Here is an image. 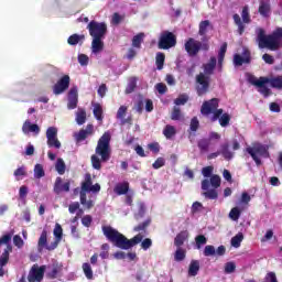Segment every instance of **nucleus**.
<instances>
[{
	"label": "nucleus",
	"mask_w": 282,
	"mask_h": 282,
	"mask_svg": "<svg viewBox=\"0 0 282 282\" xmlns=\"http://www.w3.org/2000/svg\"><path fill=\"white\" fill-rule=\"evenodd\" d=\"M216 254L215 246L207 245L204 249V257H214Z\"/></svg>",
	"instance_id": "55"
},
{
	"label": "nucleus",
	"mask_w": 282,
	"mask_h": 282,
	"mask_svg": "<svg viewBox=\"0 0 282 282\" xmlns=\"http://www.w3.org/2000/svg\"><path fill=\"white\" fill-rule=\"evenodd\" d=\"M199 272V261L198 260H192L188 268V275L189 276H197Z\"/></svg>",
	"instance_id": "30"
},
{
	"label": "nucleus",
	"mask_w": 282,
	"mask_h": 282,
	"mask_svg": "<svg viewBox=\"0 0 282 282\" xmlns=\"http://www.w3.org/2000/svg\"><path fill=\"white\" fill-rule=\"evenodd\" d=\"M67 43L68 45H78V43L83 45L85 43V35L74 33L67 39Z\"/></svg>",
	"instance_id": "25"
},
{
	"label": "nucleus",
	"mask_w": 282,
	"mask_h": 282,
	"mask_svg": "<svg viewBox=\"0 0 282 282\" xmlns=\"http://www.w3.org/2000/svg\"><path fill=\"white\" fill-rule=\"evenodd\" d=\"M257 33V43L260 50H270L271 52H276L281 47L282 39V28H276L271 34L265 35V30L258 28Z\"/></svg>",
	"instance_id": "4"
},
{
	"label": "nucleus",
	"mask_w": 282,
	"mask_h": 282,
	"mask_svg": "<svg viewBox=\"0 0 282 282\" xmlns=\"http://www.w3.org/2000/svg\"><path fill=\"white\" fill-rule=\"evenodd\" d=\"M209 183L213 188H219V186H221V177L217 174H214L210 176Z\"/></svg>",
	"instance_id": "45"
},
{
	"label": "nucleus",
	"mask_w": 282,
	"mask_h": 282,
	"mask_svg": "<svg viewBox=\"0 0 282 282\" xmlns=\"http://www.w3.org/2000/svg\"><path fill=\"white\" fill-rule=\"evenodd\" d=\"M204 197L207 199H217L219 197V193H217V189H207L206 192L203 193Z\"/></svg>",
	"instance_id": "48"
},
{
	"label": "nucleus",
	"mask_w": 282,
	"mask_h": 282,
	"mask_svg": "<svg viewBox=\"0 0 282 282\" xmlns=\"http://www.w3.org/2000/svg\"><path fill=\"white\" fill-rule=\"evenodd\" d=\"M188 102V96L187 95H180L178 98L174 100V104L180 106V105H185Z\"/></svg>",
	"instance_id": "61"
},
{
	"label": "nucleus",
	"mask_w": 282,
	"mask_h": 282,
	"mask_svg": "<svg viewBox=\"0 0 282 282\" xmlns=\"http://www.w3.org/2000/svg\"><path fill=\"white\" fill-rule=\"evenodd\" d=\"M210 26V21L204 20L199 23L198 34L199 36H206V32H208V28Z\"/></svg>",
	"instance_id": "42"
},
{
	"label": "nucleus",
	"mask_w": 282,
	"mask_h": 282,
	"mask_svg": "<svg viewBox=\"0 0 282 282\" xmlns=\"http://www.w3.org/2000/svg\"><path fill=\"white\" fill-rule=\"evenodd\" d=\"M243 63H250V57H242L239 54L234 56V65H236V67H241Z\"/></svg>",
	"instance_id": "38"
},
{
	"label": "nucleus",
	"mask_w": 282,
	"mask_h": 282,
	"mask_svg": "<svg viewBox=\"0 0 282 282\" xmlns=\"http://www.w3.org/2000/svg\"><path fill=\"white\" fill-rule=\"evenodd\" d=\"M165 164H166V161L164 160V158L160 156L154 161V163L152 164V167L158 170V169H162V166H164Z\"/></svg>",
	"instance_id": "59"
},
{
	"label": "nucleus",
	"mask_w": 282,
	"mask_h": 282,
	"mask_svg": "<svg viewBox=\"0 0 282 282\" xmlns=\"http://www.w3.org/2000/svg\"><path fill=\"white\" fill-rule=\"evenodd\" d=\"M187 239H188V231L186 230L181 231L174 238V246L176 248H182Z\"/></svg>",
	"instance_id": "23"
},
{
	"label": "nucleus",
	"mask_w": 282,
	"mask_h": 282,
	"mask_svg": "<svg viewBox=\"0 0 282 282\" xmlns=\"http://www.w3.org/2000/svg\"><path fill=\"white\" fill-rule=\"evenodd\" d=\"M175 133H177V131L173 126L167 124L163 130V135L166 138V140H171V138H173Z\"/></svg>",
	"instance_id": "39"
},
{
	"label": "nucleus",
	"mask_w": 282,
	"mask_h": 282,
	"mask_svg": "<svg viewBox=\"0 0 282 282\" xmlns=\"http://www.w3.org/2000/svg\"><path fill=\"white\" fill-rule=\"evenodd\" d=\"M229 217L230 219H232V221H238L239 217H241V210L239 209V207L231 208Z\"/></svg>",
	"instance_id": "47"
},
{
	"label": "nucleus",
	"mask_w": 282,
	"mask_h": 282,
	"mask_svg": "<svg viewBox=\"0 0 282 282\" xmlns=\"http://www.w3.org/2000/svg\"><path fill=\"white\" fill-rule=\"evenodd\" d=\"M177 45V36L171 31H163L159 37L158 48L159 50H171Z\"/></svg>",
	"instance_id": "8"
},
{
	"label": "nucleus",
	"mask_w": 282,
	"mask_h": 282,
	"mask_svg": "<svg viewBox=\"0 0 282 282\" xmlns=\"http://www.w3.org/2000/svg\"><path fill=\"white\" fill-rule=\"evenodd\" d=\"M226 52H228V43H223L218 52V67L221 69L224 67V59L226 58Z\"/></svg>",
	"instance_id": "26"
},
{
	"label": "nucleus",
	"mask_w": 282,
	"mask_h": 282,
	"mask_svg": "<svg viewBox=\"0 0 282 282\" xmlns=\"http://www.w3.org/2000/svg\"><path fill=\"white\" fill-rule=\"evenodd\" d=\"M265 80H268V77H251L249 78V83L251 85H254V87H258V91L259 94H261L262 96H264V98H268V96H270L272 94V90L270 88H268V86L265 85H270V83H264ZM260 83H263L262 85Z\"/></svg>",
	"instance_id": "11"
},
{
	"label": "nucleus",
	"mask_w": 282,
	"mask_h": 282,
	"mask_svg": "<svg viewBox=\"0 0 282 282\" xmlns=\"http://www.w3.org/2000/svg\"><path fill=\"white\" fill-rule=\"evenodd\" d=\"M76 107H78V89L70 88V90L68 91L67 108L68 109H76Z\"/></svg>",
	"instance_id": "18"
},
{
	"label": "nucleus",
	"mask_w": 282,
	"mask_h": 282,
	"mask_svg": "<svg viewBox=\"0 0 282 282\" xmlns=\"http://www.w3.org/2000/svg\"><path fill=\"white\" fill-rule=\"evenodd\" d=\"M101 229L106 239H108L110 243H113L116 248H120V250H131V248L138 246V243H141L142 250H149V248L153 246V240H151V238L144 239V235L142 234H138L133 238L128 239L111 226H104Z\"/></svg>",
	"instance_id": "1"
},
{
	"label": "nucleus",
	"mask_w": 282,
	"mask_h": 282,
	"mask_svg": "<svg viewBox=\"0 0 282 282\" xmlns=\"http://www.w3.org/2000/svg\"><path fill=\"white\" fill-rule=\"evenodd\" d=\"M46 249L50 248V245H47V230H43L40 238H39V241H37V250L39 252H42L43 249Z\"/></svg>",
	"instance_id": "24"
},
{
	"label": "nucleus",
	"mask_w": 282,
	"mask_h": 282,
	"mask_svg": "<svg viewBox=\"0 0 282 282\" xmlns=\"http://www.w3.org/2000/svg\"><path fill=\"white\" fill-rule=\"evenodd\" d=\"M202 116H213L210 117V122H219L220 127H228L230 124V115L228 112L224 113V109L219 108V100L217 98H212L210 100L204 101L200 107Z\"/></svg>",
	"instance_id": "3"
},
{
	"label": "nucleus",
	"mask_w": 282,
	"mask_h": 282,
	"mask_svg": "<svg viewBox=\"0 0 282 282\" xmlns=\"http://www.w3.org/2000/svg\"><path fill=\"white\" fill-rule=\"evenodd\" d=\"M127 111H128L127 106H120L116 116L117 120H122L124 116H127Z\"/></svg>",
	"instance_id": "56"
},
{
	"label": "nucleus",
	"mask_w": 282,
	"mask_h": 282,
	"mask_svg": "<svg viewBox=\"0 0 282 282\" xmlns=\"http://www.w3.org/2000/svg\"><path fill=\"white\" fill-rule=\"evenodd\" d=\"M258 12L263 19H270L272 14V4L270 0H259Z\"/></svg>",
	"instance_id": "16"
},
{
	"label": "nucleus",
	"mask_w": 282,
	"mask_h": 282,
	"mask_svg": "<svg viewBox=\"0 0 282 282\" xmlns=\"http://www.w3.org/2000/svg\"><path fill=\"white\" fill-rule=\"evenodd\" d=\"M34 177H36V180H41V177H45V170H43V165L35 164V166H34Z\"/></svg>",
	"instance_id": "44"
},
{
	"label": "nucleus",
	"mask_w": 282,
	"mask_h": 282,
	"mask_svg": "<svg viewBox=\"0 0 282 282\" xmlns=\"http://www.w3.org/2000/svg\"><path fill=\"white\" fill-rule=\"evenodd\" d=\"M91 221H94V218H91V215H86L82 218V224L85 226V228H89L91 226Z\"/></svg>",
	"instance_id": "63"
},
{
	"label": "nucleus",
	"mask_w": 282,
	"mask_h": 282,
	"mask_svg": "<svg viewBox=\"0 0 282 282\" xmlns=\"http://www.w3.org/2000/svg\"><path fill=\"white\" fill-rule=\"evenodd\" d=\"M219 153L228 162L235 158V152L230 151V144L228 142L220 144Z\"/></svg>",
	"instance_id": "21"
},
{
	"label": "nucleus",
	"mask_w": 282,
	"mask_h": 282,
	"mask_svg": "<svg viewBox=\"0 0 282 282\" xmlns=\"http://www.w3.org/2000/svg\"><path fill=\"white\" fill-rule=\"evenodd\" d=\"M151 226V218L145 219L143 223L133 227L134 232H141V235H147V228Z\"/></svg>",
	"instance_id": "27"
},
{
	"label": "nucleus",
	"mask_w": 282,
	"mask_h": 282,
	"mask_svg": "<svg viewBox=\"0 0 282 282\" xmlns=\"http://www.w3.org/2000/svg\"><path fill=\"white\" fill-rule=\"evenodd\" d=\"M69 186H72V183L69 181L63 183V178L61 176H57L54 183L53 191L55 195H61V193H69Z\"/></svg>",
	"instance_id": "15"
},
{
	"label": "nucleus",
	"mask_w": 282,
	"mask_h": 282,
	"mask_svg": "<svg viewBox=\"0 0 282 282\" xmlns=\"http://www.w3.org/2000/svg\"><path fill=\"white\" fill-rule=\"evenodd\" d=\"M171 120H182V110L174 107L171 113Z\"/></svg>",
	"instance_id": "54"
},
{
	"label": "nucleus",
	"mask_w": 282,
	"mask_h": 282,
	"mask_svg": "<svg viewBox=\"0 0 282 282\" xmlns=\"http://www.w3.org/2000/svg\"><path fill=\"white\" fill-rule=\"evenodd\" d=\"M11 241H12V234H7L0 238V246H7V248L4 249V251L0 257L1 268H4V265H8V262L10 261V252H12V246L10 245Z\"/></svg>",
	"instance_id": "10"
},
{
	"label": "nucleus",
	"mask_w": 282,
	"mask_h": 282,
	"mask_svg": "<svg viewBox=\"0 0 282 282\" xmlns=\"http://www.w3.org/2000/svg\"><path fill=\"white\" fill-rule=\"evenodd\" d=\"M195 243L196 249L202 250V246H206V243H208V239L204 235H198L195 237Z\"/></svg>",
	"instance_id": "41"
},
{
	"label": "nucleus",
	"mask_w": 282,
	"mask_h": 282,
	"mask_svg": "<svg viewBox=\"0 0 282 282\" xmlns=\"http://www.w3.org/2000/svg\"><path fill=\"white\" fill-rule=\"evenodd\" d=\"M113 191L116 195H127L129 193V182L117 184Z\"/></svg>",
	"instance_id": "28"
},
{
	"label": "nucleus",
	"mask_w": 282,
	"mask_h": 282,
	"mask_svg": "<svg viewBox=\"0 0 282 282\" xmlns=\"http://www.w3.org/2000/svg\"><path fill=\"white\" fill-rule=\"evenodd\" d=\"M202 41L203 42L189 37L185 42V51L187 52L188 56H197L200 50H203V52H208V50H210V44H208V37L204 36Z\"/></svg>",
	"instance_id": "6"
},
{
	"label": "nucleus",
	"mask_w": 282,
	"mask_h": 282,
	"mask_svg": "<svg viewBox=\"0 0 282 282\" xmlns=\"http://www.w3.org/2000/svg\"><path fill=\"white\" fill-rule=\"evenodd\" d=\"M78 63L79 65H82V67H86V65H89V56H87L86 54H79Z\"/></svg>",
	"instance_id": "60"
},
{
	"label": "nucleus",
	"mask_w": 282,
	"mask_h": 282,
	"mask_svg": "<svg viewBox=\"0 0 282 282\" xmlns=\"http://www.w3.org/2000/svg\"><path fill=\"white\" fill-rule=\"evenodd\" d=\"M69 83H70L69 75H64L53 86V94H55V96H61V94H64V91H67V89H69Z\"/></svg>",
	"instance_id": "12"
},
{
	"label": "nucleus",
	"mask_w": 282,
	"mask_h": 282,
	"mask_svg": "<svg viewBox=\"0 0 282 282\" xmlns=\"http://www.w3.org/2000/svg\"><path fill=\"white\" fill-rule=\"evenodd\" d=\"M241 17H242L243 23H250V21H252L250 19V9L248 8V6H245L242 8Z\"/></svg>",
	"instance_id": "50"
},
{
	"label": "nucleus",
	"mask_w": 282,
	"mask_h": 282,
	"mask_svg": "<svg viewBox=\"0 0 282 282\" xmlns=\"http://www.w3.org/2000/svg\"><path fill=\"white\" fill-rule=\"evenodd\" d=\"M263 83H269L270 87L272 89H282V75H278L274 77H267L264 82L260 83V85H263Z\"/></svg>",
	"instance_id": "20"
},
{
	"label": "nucleus",
	"mask_w": 282,
	"mask_h": 282,
	"mask_svg": "<svg viewBox=\"0 0 282 282\" xmlns=\"http://www.w3.org/2000/svg\"><path fill=\"white\" fill-rule=\"evenodd\" d=\"M93 113L98 122H102L105 117L102 116V106L100 104H94Z\"/></svg>",
	"instance_id": "32"
},
{
	"label": "nucleus",
	"mask_w": 282,
	"mask_h": 282,
	"mask_svg": "<svg viewBox=\"0 0 282 282\" xmlns=\"http://www.w3.org/2000/svg\"><path fill=\"white\" fill-rule=\"evenodd\" d=\"M43 276H45V265L39 267L34 264L31 269V272L28 276L29 282H41L43 281Z\"/></svg>",
	"instance_id": "13"
},
{
	"label": "nucleus",
	"mask_w": 282,
	"mask_h": 282,
	"mask_svg": "<svg viewBox=\"0 0 282 282\" xmlns=\"http://www.w3.org/2000/svg\"><path fill=\"white\" fill-rule=\"evenodd\" d=\"M79 197H80V204L83 206H86L88 210L94 208V200H87V194L85 192H80Z\"/></svg>",
	"instance_id": "35"
},
{
	"label": "nucleus",
	"mask_w": 282,
	"mask_h": 282,
	"mask_svg": "<svg viewBox=\"0 0 282 282\" xmlns=\"http://www.w3.org/2000/svg\"><path fill=\"white\" fill-rule=\"evenodd\" d=\"M82 268H83V271H84V274H85L86 279L91 281V279H94V271L91 270V264L85 262L82 265Z\"/></svg>",
	"instance_id": "40"
},
{
	"label": "nucleus",
	"mask_w": 282,
	"mask_h": 282,
	"mask_svg": "<svg viewBox=\"0 0 282 282\" xmlns=\"http://www.w3.org/2000/svg\"><path fill=\"white\" fill-rule=\"evenodd\" d=\"M89 135H94V124L91 123H88L85 129H80L78 133H75V140L76 142H83Z\"/></svg>",
	"instance_id": "17"
},
{
	"label": "nucleus",
	"mask_w": 282,
	"mask_h": 282,
	"mask_svg": "<svg viewBox=\"0 0 282 282\" xmlns=\"http://www.w3.org/2000/svg\"><path fill=\"white\" fill-rule=\"evenodd\" d=\"M67 166L65 165V161L63 159H57L55 163V171L58 173V175H65Z\"/></svg>",
	"instance_id": "36"
},
{
	"label": "nucleus",
	"mask_w": 282,
	"mask_h": 282,
	"mask_svg": "<svg viewBox=\"0 0 282 282\" xmlns=\"http://www.w3.org/2000/svg\"><path fill=\"white\" fill-rule=\"evenodd\" d=\"M53 235L55 237V240L50 243V247H47L48 252H52V250H56L58 248V243L63 241V227L61 226V224L55 225Z\"/></svg>",
	"instance_id": "14"
},
{
	"label": "nucleus",
	"mask_w": 282,
	"mask_h": 282,
	"mask_svg": "<svg viewBox=\"0 0 282 282\" xmlns=\"http://www.w3.org/2000/svg\"><path fill=\"white\" fill-rule=\"evenodd\" d=\"M87 30L93 39H105L107 36V23L93 20L88 23Z\"/></svg>",
	"instance_id": "9"
},
{
	"label": "nucleus",
	"mask_w": 282,
	"mask_h": 282,
	"mask_svg": "<svg viewBox=\"0 0 282 282\" xmlns=\"http://www.w3.org/2000/svg\"><path fill=\"white\" fill-rule=\"evenodd\" d=\"M58 135V128L56 127H48L46 130V138L47 140H52V138H56Z\"/></svg>",
	"instance_id": "51"
},
{
	"label": "nucleus",
	"mask_w": 282,
	"mask_h": 282,
	"mask_svg": "<svg viewBox=\"0 0 282 282\" xmlns=\"http://www.w3.org/2000/svg\"><path fill=\"white\" fill-rule=\"evenodd\" d=\"M28 193H29L28 186L22 185L20 187V189H19V197H20V199L25 200L26 197H28Z\"/></svg>",
	"instance_id": "62"
},
{
	"label": "nucleus",
	"mask_w": 282,
	"mask_h": 282,
	"mask_svg": "<svg viewBox=\"0 0 282 282\" xmlns=\"http://www.w3.org/2000/svg\"><path fill=\"white\" fill-rule=\"evenodd\" d=\"M199 129V119L197 117H193L189 124V131L195 133Z\"/></svg>",
	"instance_id": "53"
},
{
	"label": "nucleus",
	"mask_w": 282,
	"mask_h": 282,
	"mask_svg": "<svg viewBox=\"0 0 282 282\" xmlns=\"http://www.w3.org/2000/svg\"><path fill=\"white\" fill-rule=\"evenodd\" d=\"M235 270H237V264H235V262H227L225 264V273L226 274H232V272H235Z\"/></svg>",
	"instance_id": "57"
},
{
	"label": "nucleus",
	"mask_w": 282,
	"mask_h": 282,
	"mask_svg": "<svg viewBox=\"0 0 282 282\" xmlns=\"http://www.w3.org/2000/svg\"><path fill=\"white\" fill-rule=\"evenodd\" d=\"M91 186H93L91 174H86L85 181L82 183L80 193H86V194L89 193Z\"/></svg>",
	"instance_id": "31"
},
{
	"label": "nucleus",
	"mask_w": 282,
	"mask_h": 282,
	"mask_svg": "<svg viewBox=\"0 0 282 282\" xmlns=\"http://www.w3.org/2000/svg\"><path fill=\"white\" fill-rule=\"evenodd\" d=\"M148 149H150L152 151V153L158 154V153H160V143H158V142L149 143Z\"/></svg>",
	"instance_id": "64"
},
{
	"label": "nucleus",
	"mask_w": 282,
	"mask_h": 282,
	"mask_svg": "<svg viewBox=\"0 0 282 282\" xmlns=\"http://www.w3.org/2000/svg\"><path fill=\"white\" fill-rule=\"evenodd\" d=\"M102 39L105 37H93V42H91L93 54H99V52H102V50H105V42H102Z\"/></svg>",
	"instance_id": "22"
},
{
	"label": "nucleus",
	"mask_w": 282,
	"mask_h": 282,
	"mask_svg": "<svg viewBox=\"0 0 282 282\" xmlns=\"http://www.w3.org/2000/svg\"><path fill=\"white\" fill-rule=\"evenodd\" d=\"M209 148H210V141L208 139H200L198 141V149L202 153L208 152Z\"/></svg>",
	"instance_id": "43"
},
{
	"label": "nucleus",
	"mask_w": 282,
	"mask_h": 282,
	"mask_svg": "<svg viewBox=\"0 0 282 282\" xmlns=\"http://www.w3.org/2000/svg\"><path fill=\"white\" fill-rule=\"evenodd\" d=\"M242 241H243V234H238L231 238V246L234 248H239Z\"/></svg>",
	"instance_id": "46"
},
{
	"label": "nucleus",
	"mask_w": 282,
	"mask_h": 282,
	"mask_svg": "<svg viewBox=\"0 0 282 282\" xmlns=\"http://www.w3.org/2000/svg\"><path fill=\"white\" fill-rule=\"evenodd\" d=\"M213 171H215V167L213 165L205 166L202 169V175L205 177H213Z\"/></svg>",
	"instance_id": "58"
},
{
	"label": "nucleus",
	"mask_w": 282,
	"mask_h": 282,
	"mask_svg": "<svg viewBox=\"0 0 282 282\" xmlns=\"http://www.w3.org/2000/svg\"><path fill=\"white\" fill-rule=\"evenodd\" d=\"M13 175L20 180V177H25L28 175V171H25L24 165H22L14 171Z\"/></svg>",
	"instance_id": "52"
},
{
	"label": "nucleus",
	"mask_w": 282,
	"mask_h": 282,
	"mask_svg": "<svg viewBox=\"0 0 282 282\" xmlns=\"http://www.w3.org/2000/svg\"><path fill=\"white\" fill-rule=\"evenodd\" d=\"M76 122L79 126L87 122V111H85V109L78 110V112L76 113Z\"/></svg>",
	"instance_id": "37"
},
{
	"label": "nucleus",
	"mask_w": 282,
	"mask_h": 282,
	"mask_svg": "<svg viewBox=\"0 0 282 282\" xmlns=\"http://www.w3.org/2000/svg\"><path fill=\"white\" fill-rule=\"evenodd\" d=\"M143 42H144V33H138L132 39V46L137 47V50H140V47H142Z\"/></svg>",
	"instance_id": "34"
},
{
	"label": "nucleus",
	"mask_w": 282,
	"mask_h": 282,
	"mask_svg": "<svg viewBox=\"0 0 282 282\" xmlns=\"http://www.w3.org/2000/svg\"><path fill=\"white\" fill-rule=\"evenodd\" d=\"M215 67H217V57L212 56L209 63L203 65L204 73H199L196 76V83L199 85L196 87L197 96L208 94V89H210V77L208 76L215 74Z\"/></svg>",
	"instance_id": "5"
},
{
	"label": "nucleus",
	"mask_w": 282,
	"mask_h": 282,
	"mask_svg": "<svg viewBox=\"0 0 282 282\" xmlns=\"http://www.w3.org/2000/svg\"><path fill=\"white\" fill-rule=\"evenodd\" d=\"M47 147H50V149H61V141H58L57 137H52L51 139H47Z\"/></svg>",
	"instance_id": "49"
},
{
	"label": "nucleus",
	"mask_w": 282,
	"mask_h": 282,
	"mask_svg": "<svg viewBox=\"0 0 282 282\" xmlns=\"http://www.w3.org/2000/svg\"><path fill=\"white\" fill-rule=\"evenodd\" d=\"M246 153H248L252 158L257 166H261L262 164L261 159L259 158H270L268 147L261 143H256L253 144V147L246 148Z\"/></svg>",
	"instance_id": "7"
},
{
	"label": "nucleus",
	"mask_w": 282,
	"mask_h": 282,
	"mask_svg": "<svg viewBox=\"0 0 282 282\" xmlns=\"http://www.w3.org/2000/svg\"><path fill=\"white\" fill-rule=\"evenodd\" d=\"M184 259H186V249H184L182 247H176V250L174 252V261L180 263V262L184 261Z\"/></svg>",
	"instance_id": "29"
},
{
	"label": "nucleus",
	"mask_w": 282,
	"mask_h": 282,
	"mask_svg": "<svg viewBox=\"0 0 282 282\" xmlns=\"http://www.w3.org/2000/svg\"><path fill=\"white\" fill-rule=\"evenodd\" d=\"M164 61H166V55L162 52L156 53L155 65L156 69H164Z\"/></svg>",
	"instance_id": "33"
},
{
	"label": "nucleus",
	"mask_w": 282,
	"mask_h": 282,
	"mask_svg": "<svg viewBox=\"0 0 282 282\" xmlns=\"http://www.w3.org/2000/svg\"><path fill=\"white\" fill-rule=\"evenodd\" d=\"M111 134L105 132L98 140L95 153L90 158L93 169L100 171L102 169V162H109L111 160Z\"/></svg>",
	"instance_id": "2"
},
{
	"label": "nucleus",
	"mask_w": 282,
	"mask_h": 282,
	"mask_svg": "<svg viewBox=\"0 0 282 282\" xmlns=\"http://www.w3.org/2000/svg\"><path fill=\"white\" fill-rule=\"evenodd\" d=\"M23 133H35L39 135L41 133V128L36 123L30 122V120H26L22 126Z\"/></svg>",
	"instance_id": "19"
}]
</instances>
